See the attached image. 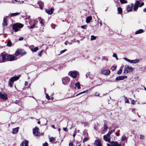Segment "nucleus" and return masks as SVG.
Listing matches in <instances>:
<instances>
[{
    "label": "nucleus",
    "instance_id": "nucleus-1",
    "mask_svg": "<svg viewBox=\"0 0 146 146\" xmlns=\"http://www.w3.org/2000/svg\"><path fill=\"white\" fill-rule=\"evenodd\" d=\"M19 78V77L18 76H14L11 78L9 80L8 82V84L9 86L11 87L13 86V82L17 80Z\"/></svg>",
    "mask_w": 146,
    "mask_h": 146
},
{
    "label": "nucleus",
    "instance_id": "nucleus-2",
    "mask_svg": "<svg viewBox=\"0 0 146 146\" xmlns=\"http://www.w3.org/2000/svg\"><path fill=\"white\" fill-rule=\"evenodd\" d=\"M23 26L22 24L17 23L13 25V28L15 32H17L18 31L19 29L22 28Z\"/></svg>",
    "mask_w": 146,
    "mask_h": 146
},
{
    "label": "nucleus",
    "instance_id": "nucleus-3",
    "mask_svg": "<svg viewBox=\"0 0 146 146\" xmlns=\"http://www.w3.org/2000/svg\"><path fill=\"white\" fill-rule=\"evenodd\" d=\"M26 52L23 49H17L15 52V54L16 56L19 55L21 56H23L26 54Z\"/></svg>",
    "mask_w": 146,
    "mask_h": 146
},
{
    "label": "nucleus",
    "instance_id": "nucleus-4",
    "mask_svg": "<svg viewBox=\"0 0 146 146\" xmlns=\"http://www.w3.org/2000/svg\"><path fill=\"white\" fill-rule=\"evenodd\" d=\"M78 74V72L77 71H70L69 72L68 75L73 78H75Z\"/></svg>",
    "mask_w": 146,
    "mask_h": 146
},
{
    "label": "nucleus",
    "instance_id": "nucleus-5",
    "mask_svg": "<svg viewBox=\"0 0 146 146\" xmlns=\"http://www.w3.org/2000/svg\"><path fill=\"white\" fill-rule=\"evenodd\" d=\"M7 54L5 53H2L1 54L0 56L2 57V61H0V63L4 62L6 61L7 57Z\"/></svg>",
    "mask_w": 146,
    "mask_h": 146
},
{
    "label": "nucleus",
    "instance_id": "nucleus-6",
    "mask_svg": "<svg viewBox=\"0 0 146 146\" xmlns=\"http://www.w3.org/2000/svg\"><path fill=\"white\" fill-rule=\"evenodd\" d=\"M62 83L64 85H66L69 83L70 81V79L68 77L66 76L63 77L62 79Z\"/></svg>",
    "mask_w": 146,
    "mask_h": 146
},
{
    "label": "nucleus",
    "instance_id": "nucleus-7",
    "mask_svg": "<svg viewBox=\"0 0 146 146\" xmlns=\"http://www.w3.org/2000/svg\"><path fill=\"white\" fill-rule=\"evenodd\" d=\"M39 129L37 127H36L33 129V134L35 136H39L40 135V133L38 132V130Z\"/></svg>",
    "mask_w": 146,
    "mask_h": 146
},
{
    "label": "nucleus",
    "instance_id": "nucleus-8",
    "mask_svg": "<svg viewBox=\"0 0 146 146\" xmlns=\"http://www.w3.org/2000/svg\"><path fill=\"white\" fill-rule=\"evenodd\" d=\"M124 59L125 60L131 63L135 64L138 63L139 61V60L138 59H136L134 60H130L126 58H124Z\"/></svg>",
    "mask_w": 146,
    "mask_h": 146
},
{
    "label": "nucleus",
    "instance_id": "nucleus-9",
    "mask_svg": "<svg viewBox=\"0 0 146 146\" xmlns=\"http://www.w3.org/2000/svg\"><path fill=\"white\" fill-rule=\"evenodd\" d=\"M103 137L104 140L106 141L109 143L110 142L111 137L110 135H109V134H107L106 135H104V136Z\"/></svg>",
    "mask_w": 146,
    "mask_h": 146
},
{
    "label": "nucleus",
    "instance_id": "nucleus-10",
    "mask_svg": "<svg viewBox=\"0 0 146 146\" xmlns=\"http://www.w3.org/2000/svg\"><path fill=\"white\" fill-rule=\"evenodd\" d=\"M0 98L4 100H6L7 99V95L5 93L0 92Z\"/></svg>",
    "mask_w": 146,
    "mask_h": 146
},
{
    "label": "nucleus",
    "instance_id": "nucleus-11",
    "mask_svg": "<svg viewBox=\"0 0 146 146\" xmlns=\"http://www.w3.org/2000/svg\"><path fill=\"white\" fill-rule=\"evenodd\" d=\"M133 68L129 66L128 65H126L124 68V70L125 72H126L128 73L132 70Z\"/></svg>",
    "mask_w": 146,
    "mask_h": 146
},
{
    "label": "nucleus",
    "instance_id": "nucleus-12",
    "mask_svg": "<svg viewBox=\"0 0 146 146\" xmlns=\"http://www.w3.org/2000/svg\"><path fill=\"white\" fill-rule=\"evenodd\" d=\"M15 58L16 57L13 55H8L7 60L8 61H12L15 60H16V59H15Z\"/></svg>",
    "mask_w": 146,
    "mask_h": 146
},
{
    "label": "nucleus",
    "instance_id": "nucleus-13",
    "mask_svg": "<svg viewBox=\"0 0 146 146\" xmlns=\"http://www.w3.org/2000/svg\"><path fill=\"white\" fill-rule=\"evenodd\" d=\"M110 71L109 70H104L102 69L101 70V73L103 74L108 75L110 74Z\"/></svg>",
    "mask_w": 146,
    "mask_h": 146
},
{
    "label": "nucleus",
    "instance_id": "nucleus-14",
    "mask_svg": "<svg viewBox=\"0 0 146 146\" xmlns=\"http://www.w3.org/2000/svg\"><path fill=\"white\" fill-rule=\"evenodd\" d=\"M54 11V9L53 8H51L50 9H45L46 12L49 15H51L53 13Z\"/></svg>",
    "mask_w": 146,
    "mask_h": 146
},
{
    "label": "nucleus",
    "instance_id": "nucleus-15",
    "mask_svg": "<svg viewBox=\"0 0 146 146\" xmlns=\"http://www.w3.org/2000/svg\"><path fill=\"white\" fill-rule=\"evenodd\" d=\"M127 77V76H119L116 78L115 80L116 81L123 80L125 78H126Z\"/></svg>",
    "mask_w": 146,
    "mask_h": 146
},
{
    "label": "nucleus",
    "instance_id": "nucleus-16",
    "mask_svg": "<svg viewBox=\"0 0 146 146\" xmlns=\"http://www.w3.org/2000/svg\"><path fill=\"white\" fill-rule=\"evenodd\" d=\"M134 5L133 3H132L131 5H128L126 8L128 12L131 11L132 9V8Z\"/></svg>",
    "mask_w": 146,
    "mask_h": 146
},
{
    "label": "nucleus",
    "instance_id": "nucleus-17",
    "mask_svg": "<svg viewBox=\"0 0 146 146\" xmlns=\"http://www.w3.org/2000/svg\"><path fill=\"white\" fill-rule=\"evenodd\" d=\"M94 144L96 146H102L100 139H97L95 141Z\"/></svg>",
    "mask_w": 146,
    "mask_h": 146
},
{
    "label": "nucleus",
    "instance_id": "nucleus-18",
    "mask_svg": "<svg viewBox=\"0 0 146 146\" xmlns=\"http://www.w3.org/2000/svg\"><path fill=\"white\" fill-rule=\"evenodd\" d=\"M111 146H121V144L117 142L112 141L111 143Z\"/></svg>",
    "mask_w": 146,
    "mask_h": 146
},
{
    "label": "nucleus",
    "instance_id": "nucleus-19",
    "mask_svg": "<svg viewBox=\"0 0 146 146\" xmlns=\"http://www.w3.org/2000/svg\"><path fill=\"white\" fill-rule=\"evenodd\" d=\"M28 142L27 141L25 140L23 141L21 145L22 146H28Z\"/></svg>",
    "mask_w": 146,
    "mask_h": 146
},
{
    "label": "nucleus",
    "instance_id": "nucleus-20",
    "mask_svg": "<svg viewBox=\"0 0 146 146\" xmlns=\"http://www.w3.org/2000/svg\"><path fill=\"white\" fill-rule=\"evenodd\" d=\"M19 130L18 127H16L14 128L13 129L12 133L13 134L16 133Z\"/></svg>",
    "mask_w": 146,
    "mask_h": 146
},
{
    "label": "nucleus",
    "instance_id": "nucleus-21",
    "mask_svg": "<svg viewBox=\"0 0 146 146\" xmlns=\"http://www.w3.org/2000/svg\"><path fill=\"white\" fill-rule=\"evenodd\" d=\"M143 29H140L139 30H137L135 32V34L137 35L138 34L141 33L143 32Z\"/></svg>",
    "mask_w": 146,
    "mask_h": 146
},
{
    "label": "nucleus",
    "instance_id": "nucleus-22",
    "mask_svg": "<svg viewBox=\"0 0 146 146\" xmlns=\"http://www.w3.org/2000/svg\"><path fill=\"white\" fill-rule=\"evenodd\" d=\"M92 19V17L91 16L88 17L86 19V22L88 23H90Z\"/></svg>",
    "mask_w": 146,
    "mask_h": 146
},
{
    "label": "nucleus",
    "instance_id": "nucleus-23",
    "mask_svg": "<svg viewBox=\"0 0 146 146\" xmlns=\"http://www.w3.org/2000/svg\"><path fill=\"white\" fill-rule=\"evenodd\" d=\"M7 17H4L3 18V26H7V23L6 22V19Z\"/></svg>",
    "mask_w": 146,
    "mask_h": 146
},
{
    "label": "nucleus",
    "instance_id": "nucleus-24",
    "mask_svg": "<svg viewBox=\"0 0 146 146\" xmlns=\"http://www.w3.org/2000/svg\"><path fill=\"white\" fill-rule=\"evenodd\" d=\"M49 139L50 142H53L55 141V138L52 137H49Z\"/></svg>",
    "mask_w": 146,
    "mask_h": 146
},
{
    "label": "nucleus",
    "instance_id": "nucleus-25",
    "mask_svg": "<svg viewBox=\"0 0 146 146\" xmlns=\"http://www.w3.org/2000/svg\"><path fill=\"white\" fill-rule=\"evenodd\" d=\"M75 88H77L78 89H79L80 88V84L79 82H77L75 84Z\"/></svg>",
    "mask_w": 146,
    "mask_h": 146
},
{
    "label": "nucleus",
    "instance_id": "nucleus-26",
    "mask_svg": "<svg viewBox=\"0 0 146 146\" xmlns=\"http://www.w3.org/2000/svg\"><path fill=\"white\" fill-rule=\"evenodd\" d=\"M88 90H87L86 91H84L83 92H81V93H79L78 94H77L76 95V96H78L80 95H81L82 94H84V93H88Z\"/></svg>",
    "mask_w": 146,
    "mask_h": 146
},
{
    "label": "nucleus",
    "instance_id": "nucleus-27",
    "mask_svg": "<svg viewBox=\"0 0 146 146\" xmlns=\"http://www.w3.org/2000/svg\"><path fill=\"white\" fill-rule=\"evenodd\" d=\"M38 49V48L37 47H35L34 48H31V50L33 52H36Z\"/></svg>",
    "mask_w": 146,
    "mask_h": 146
},
{
    "label": "nucleus",
    "instance_id": "nucleus-28",
    "mask_svg": "<svg viewBox=\"0 0 146 146\" xmlns=\"http://www.w3.org/2000/svg\"><path fill=\"white\" fill-rule=\"evenodd\" d=\"M20 13H15L11 14V15L12 17H14L17 15H18Z\"/></svg>",
    "mask_w": 146,
    "mask_h": 146
},
{
    "label": "nucleus",
    "instance_id": "nucleus-29",
    "mask_svg": "<svg viewBox=\"0 0 146 146\" xmlns=\"http://www.w3.org/2000/svg\"><path fill=\"white\" fill-rule=\"evenodd\" d=\"M12 43L10 40H9L7 42V46H9L11 47L12 46Z\"/></svg>",
    "mask_w": 146,
    "mask_h": 146
},
{
    "label": "nucleus",
    "instance_id": "nucleus-30",
    "mask_svg": "<svg viewBox=\"0 0 146 146\" xmlns=\"http://www.w3.org/2000/svg\"><path fill=\"white\" fill-rule=\"evenodd\" d=\"M117 11H118V13L119 14H121L122 12V9L121 7H118Z\"/></svg>",
    "mask_w": 146,
    "mask_h": 146
},
{
    "label": "nucleus",
    "instance_id": "nucleus-31",
    "mask_svg": "<svg viewBox=\"0 0 146 146\" xmlns=\"http://www.w3.org/2000/svg\"><path fill=\"white\" fill-rule=\"evenodd\" d=\"M127 139V138L124 135H123L121 137V140L124 141Z\"/></svg>",
    "mask_w": 146,
    "mask_h": 146
},
{
    "label": "nucleus",
    "instance_id": "nucleus-32",
    "mask_svg": "<svg viewBox=\"0 0 146 146\" xmlns=\"http://www.w3.org/2000/svg\"><path fill=\"white\" fill-rule=\"evenodd\" d=\"M139 70L142 72H146V68H139Z\"/></svg>",
    "mask_w": 146,
    "mask_h": 146
},
{
    "label": "nucleus",
    "instance_id": "nucleus-33",
    "mask_svg": "<svg viewBox=\"0 0 146 146\" xmlns=\"http://www.w3.org/2000/svg\"><path fill=\"white\" fill-rule=\"evenodd\" d=\"M96 37L94 35H92L90 39L92 40H94L96 39Z\"/></svg>",
    "mask_w": 146,
    "mask_h": 146
},
{
    "label": "nucleus",
    "instance_id": "nucleus-34",
    "mask_svg": "<svg viewBox=\"0 0 146 146\" xmlns=\"http://www.w3.org/2000/svg\"><path fill=\"white\" fill-rule=\"evenodd\" d=\"M140 4V2H139V1H136L135 2L134 5L139 7Z\"/></svg>",
    "mask_w": 146,
    "mask_h": 146
},
{
    "label": "nucleus",
    "instance_id": "nucleus-35",
    "mask_svg": "<svg viewBox=\"0 0 146 146\" xmlns=\"http://www.w3.org/2000/svg\"><path fill=\"white\" fill-rule=\"evenodd\" d=\"M120 1L122 4L126 3L127 2V1L125 0H120Z\"/></svg>",
    "mask_w": 146,
    "mask_h": 146
},
{
    "label": "nucleus",
    "instance_id": "nucleus-36",
    "mask_svg": "<svg viewBox=\"0 0 146 146\" xmlns=\"http://www.w3.org/2000/svg\"><path fill=\"white\" fill-rule=\"evenodd\" d=\"M125 99V103H129V101L128 100V99L126 98V97H124Z\"/></svg>",
    "mask_w": 146,
    "mask_h": 146
},
{
    "label": "nucleus",
    "instance_id": "nucleus-37",
    "mask_svg": "<svg viewBox=\"0 0 146 146\" xmlns=\"http://www.w3.org/2000/svg\"><path fill=\"white\" fill-rule=\"evenodd\" d=\"M138 7V6H136L134 5V6L133 8V10L135 11H136Z\"/></svg>",
    "mask_w": 146,
    "mask_h": 146
},
{
    "label": "nucleus",
    "instance_id": "nucleus-38",
    "mask_svg": "<svg viewBox=\"0 0 146 146\" xmlns=\"http://www.w3.org/2000/svg\"><path fill=\"white\" fill-rule=\"evenodd\" d=\"M36 25V24L35 23L33 25L29 27V28L31 29H33V28H34L35 27Z\"/></svg>",
    "mask_w": 146,
    "mask_h": 146
},
{
    "label": "nucleus",
    "instance_id": "nucleus-39",
    "mask_svg": "<svg viewBox=\"0 0 146 146\" xmlns=\"http://www.w3.org/2000/svg\"><path fill=\"white\" fill-rule=\"evenodd\" d=\"M115 131V129H113V130H111V131L109 132L108 134H109V135H110V134H111L113 133Z\"/></svg>",
    "mask_w": 146,
    "mask_h": 146
},
{
    "label": "nucleus",
    "instance_id": "nucleus-40",
    "mask_svg": "<svg viewBox=\"0 0 146 146\" xmlns=\"http://www.w3.org/2000/svg\"><path fill=\"white\" fill-rule=\"evenodd\" d=\"M42 5H43V3L42 2H40V4L39 5L40 8L41 9H42L43 8L42 6Z\"/></svg>",
    "mask_w": 146,
    "mask_h": 146
},
{
    "label": "nucleus",
    "instance_id": "nucleus-41",
    "mask_svg": "<svg viewBox=\"0 0 146 146\" xmlns=\"http://www.w3.org/2000/svg\"><path fill=\"white\" fill-rule=\"evenodd\" d=\"M102 60H104L106 61H107L108 60V59L106 58V57L104 56L102 57Z\"/></svg>",
    "mask_w": 146,
    "mask_h": 146
},
{
    "label": "nucleus",
    "instance_id": "nucleus-42",
    "mask_svg": "<svg viewBox=\"0 0 146 146\" xmlns=\"http://www.w3.org/2000/svg\"><path fill=\"white\" fill-rule=\"evenodd\" d=\"M116 67H117L116 66H113L111 68V69L112 71H114L116 69Z\"/></svg>",
    "mask_w": 146,
    "mask_h": 146
},
{
    "label": "nucleus",
    "instance_id": "nucleus-43",
    "mask_svg": "<svg viewBox=\"0 0 146 146\" xmlns=\"http://www.w3.org/2000/svg\"><path fill=\"white\" fill-rule=\"evenodd\" d=\"M46 97L47 99L48 100H49L50 98V97L48 95V94L47 93H46Z\"/></svg>",
    "mask_w": 146,
    "mask_h": 146
},
{
    "label": "nucleus",
    "instance_id": "nucleus-44",
    "mask_svg": "<svg viewBox=\"0 0 146 146\" xmlns=\"http://www.w3.org/2000/svg\"><path fill=\"white\" fill-rule=\"evenodd\" d=\"M122 72V70L120 69L117 72V74H120Z\"/></svg>",
    "mask_w": 146,
    "mask_h": 146
},
{
    "label": "nucleus",
    "instance_id": "nucleus-45",
    "mask_svg": "<svg viewBox=\"0 0 146 146\" xmlns=\"http://www.w3.org/2000/svg\"><path fill=\"white\" fill-rule=\"evenodd\" d=\"M88 140V138L87 137H85L84 138L83 140V142H84L86 141H87Z\"/></svg>",
    "mask_w": 146,
    "mask_h": 146
},
{
    "label": "nucleus",
    "instance_id": "nucleus-46",
    "mask_svg": "<svg viewBox=\"0 0 146 146\" xmlns=\"http://www.w3.org/2000/svg\"><path fill=\"white\" fill-rule=\"evenodd\" d=\"M135 102L136 101L135 100H132L131 101V104H132L134 105L135 104Z\"/></svg>",
    "mask_w": 146,
    "mask_h": 146
},
{
    "label": "nucleus",
    "instance_id": "nucleus-47",
    "mask_svg": "<svg viewBox=\"0 0 146 146\" xmlns=\"http://www.w3.org/2000/svg\"><path fill=\"white\" fill-rule=\"evenodd\" d=\"M43 50H42L40 52L38 53V55L39 56L41 57L42 56V54L43 52Z\"/></svg>",
    "mask_w": 146,
    "mask_h": 146
},
{
    "label": "nucleus",
    "instance_id": "nucleus-48",
    "mask_svg": "<svg viewBox=\"0 0 146 146\" xmlns=\"http://www.w3.org/2000/svg\"><path fill=\"white\" fill-rule=\"evenodd\" d=\"M144 138V136L142 135H140V138L141 139H143Z\"/></svg>",
    "mask_w": 146,
    "mask_h": 146
},
{
    "label": "nucleus",
    "instance_id": "nucleus-49",
    "mask_svg": "<svg viewBox=\"0 0 146 146\" xmlns=\"http://www.w3.org/2000/svg\"><path fill=\"white\" fill-rule=\"evenodd\" d=\"M42 146H48V144L47 142H45L43 144Z\"/></svg>",
    "mask_w": 146,
    "mask_h": 146
},
{
    "label": "nucleus",
    "instance_id": "nucleus-50",
    "mask_svg": "<svg viewBox=\"0 0 146 146\" xmlns=\"http://www.w3.org/2000/svg\"><path fill=\"white\" fill-rule=\"evenodd\" d=\"M51 26L52 28L54 29L55 28V25L54 24H52Z\"/></svg>",
    "mask_w": 146,
    "mask_h": 146
},
{
    "label": "nucleus",
    "instance_id": "nucleus-51",
    "mask_svg": "<svg viewBox=\"0 0 146 146\" xmlns=\"http://www.w3.org/2000/svg\"><path fill=\"white\" fill-rule=\"evenodd\" d=\"M30 18V16H27L26 17L25 19L26 20L28 19H29Z\"/></svg>",
    "mask_w": 146,
    "mask_h": 146
},
{
    "label": "nucleus",
    "instance_id": "nucleus-52",
    "mask_svg": "<svg viewBox=\"0 0 146 146\" xmlns=\"http://www.w3.org/2000/svg\"><path fill=\"white\" fill-rule=\"evenodd\" d=\"M66 49H65V50H62L60 52V54H62L65 51H66Z\"/></svg>",
    "mask_w": 146,
    "mask_h": 146
},
{
    "label": "nucleus",
    "instance_id": "nucleus-53",
    "mask_svg": "<svg viewBox=\"0 0 146 146\" xmlns=\"http://www.w3.org/2000/svg\"><path fill=\"white\" fill-rule=\"evenodd\" d=\"M86 25H83L81 26V28L83 29H86Z\"/></svg>",
    "mask_w": 146,
    "mask_h": 146
},
{
    "label": "nucleus",
    "instance_id": "nucleus-54",
    "mask_svg": "<svg viewBox=\"0 0 146 146\" xmlns=\"http://www.w3.org/2000/svg\"><path fill=\"white\" fill-rule=\"evenodd\" d=\"M108 127L105 124L104 125V130L106 129Z\"/></svg>",
    "mask_w": 146,
    "mask_h": 146
},
{
    "label": "nucleus",
    "instance_id": "nucleus-55",
    "mask_svg": "<svg viewBox=\"0 0 146 146\" xmlns=\"http://www.w3.org/2000/svg\"><path fill=\"white\" fill-rule=\"evenodd\" d=\"M95 96H99V94L98 92H96L95 93Z\"/></svg>",
    "mask_w": 146,
    "mask_h": 146
},
{
    "label": "nucleus",
    "instance_id": "nucleus-56",
    "mask_svg": "<svg viewBox=\"0 0 146 146\" xmlns=\"http://www.w3.org/2000/svg\"><path fill=\"white\" fill-rule=\"evenodd\" d=\"M117 54L115 53H114L113 55V57H115V58H116V57H117Z\"/></svg>",
    "mask_w": 146,
    "mask_h": 146
},
{
    "label": "nucleus",
    "instance_id": "nucleus-57",
    "mask_svg": "<svg viewBox=\"0 0 146 146\" xmlns=\"http://www.w3.org/2000/svg\"><path fill=\"white\" fill-rule=\"evenodd\" d=\"M144 5V3L143 2H142L141 3L139 7H141L143 5Z\"/></svg>",
    "mask_w": 146,
    "mask_h": 146
},
{
    "label": "nucleus",
    "instance_id": "nucleus-58",
    "mask_svg": "<svg viewBox=\"0 0 146 146\" xmlns=\"http://www.w3.org/2000/svg\"><path fill=\"white\" fill-rule=\"evenodd\" d=\"M28 82L27 81H25V86L28 85Z\"/></svg>",
    "mask_w": 146,
    "mask_h": 146
},
{
    "label": "nucleus",
    "instance_id": "nucleus-59",
    "mask_svg": "<svg viewBox=\"0 0 146 146\" xmlns=\"http://www.w3.org/2000/svg\"><path fill=\"white\" fill-rule=\"evenodd\" d=\"M69 146H73V144L72 143H70L69 144Z\"/></svg>",
    "mask_w": 146,
    "mask_h": 146
},
{
    "label": "nucleus",
    "instance_id": "nucleus-60",
    "mask_svg": "<svg viewBox=\"0 0 146 146\" xmlns=\"http://www.w3.org/2000/svg\"><path fill=\"white\" fill-rule=\"evenodd\" d=\"M92 75L90 74L89 75V78L91 79H93V77H92V76H91Z\"/></svg>",
    "mask_w": 146,
    "mask_h": 146
},
{
    "label": "nucleus",
    "instance_id": "nucleus-61",
    "mask_svg": "<svg viewBox=\"0 0 146 146\" xmlns=\"http://www.w3.org/2000/svg\"><path fill=\"white\" fill-rule=\"evenodd\" d=\"M23 37H21L20 38H19V40H23Z\"/></svg>",
    "mask_w": 146,
    "mask_h": 146
},
{
    "label": "nucleus",
    "instance_id": "nucleus-62",
    "mask_svg": "<svg viewBox=\"0 0 146 146\" xmlns=\"http://www.w3.org/2000/svg\"><path fill=\"white\" fill-rule=\"evenodd\" d=\"M63 130L64 131H67V129L66 128L64 127V128H63Z\"/></svg>",
    "mask_w": 146,
    "mask_h": 146
},
{
    "label": "nucleus",
    "instance_id": "nucleus-63",
    "mask_svg": "<svg viewBox=\"0 0 146 146\" xmlns=\"http://www.w3.org/2000/svg\"><path fill=\"white\" fill-rule=\"evenodd\" d=\"M40 23L41 24H42V25H44V24L43 23V21L42 20H41L40 22Z\"/></svg>",
    "mask_w": 146,
    "mask_h": 146
},
{
    "label": "nucleus",
    "instance_id": "nucleus-64",
    "mask_svg": "<svg viewBox=\"0 0 146 146\" xmlns=\"http://www.w3.org/2000/svg\"><path fill=\"white\" fill-rule=\"evenodd\" d=\"M143 11L146 13V8L143 9Z\"/></svg>",
    "mask_w": 146,
    "mask_h": 146
}]
</instances>
